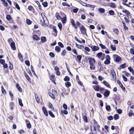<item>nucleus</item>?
I'll use <instances>...</instances> for the list:
<instances>
[{
	"label": "nucleus",
	"mask_w": 134,
	"mask_h": 134,
	"mask_svg": "<svg viewBox=\"0 0 134 134\" xmlns=\"http://www.w3.org/2000/svg\"><path fill=\"white\" fill-rule=\"evenodd\" d=\"M103 83L106 87L109 88H110V85L105 81H103Z\"/></svg>",
	"instance_id": "8"
},
{
	"label": "nucleus",
	"mask_w": 134,
	"mask_h": 134,
	"mask_svg": "<svg viewBox=\"0 0 134 134\" xmlns=\"http://www.w3.org/2000/svg\"><path fill=\"white\" fill-rule=\"evenodd\" d=\"M113 31L116 34H118L119 33V31L117 29H113Z\"/></svg>",
	"instance_id": "44"
},
{
	"label": "nucleus",
	"mask_w": 134,
	"mask_h": 134,
	"mask_svg": "<svg viewBox=\"0 0 134 134\" xmlns=\"http://www.w3.org/2000/svg\"><path fill=\"white\" fill-rule=\"evenodd\" d=\"M107 119L108 120H111L113 119V117L112 116H110L108 117Z\"/></svg>",
	"instance_id": "59"
},
{
	"label": "nucleus",
	"mask_w": 134,
	"mask_h": 134,
	"mask_svg": "<svg viewBox=\"0 0 134 134\" xmlns=\"http://www.w3.org/2000/svg\"><path fill=\"white\" fill-rule=\"evenodd\" d=\"M53 30V31L55 33L54 35V36H56L57 35V31L56 29L55 28H54Z\"/></svg>",
	"instance_id": "48"
},
{
	"label": "nucleus",
	"mask_w": 134,
	"mask_h": 134,
	"mask_svg": "<svg viewBox=\"0 0 134 134\" xmlns=\"http://www.w3.org/2000/svg\"><path fill=\"white\" fill-rule=\"evenodd\" d=\"M33 39L34 40L38 41L40 40V38L38 36L36 35H34L33 36Z\"/></svg>",
	"instance_id": "10"
},
{
	"label": "nucleus",
	"mask_w": 134,
	"mask_h": 134,
	"mask_svg": "<svg viewBox=\"0 0 134 134\" xmlns=\"http://www.w3.org/2000/svg\"><path fill=\"white\" fill-rule=\"evenodd\" d=\"M78 10V8H76L73 10V12L74 13H76L77 12Z\"/></svg>",
	"instance_id": "62"
},
{
	"label": "nucleus",
	"mask_w": 134,
	"mask_h": 134,
	"mask_svg": "<svg viewBox=\"0 0 134 134\" xmlns=\"http://www.w3.org/2000/svg\"><path fill=\"white\" fill-rule=\"evenodd\" d=\"M74 38H75V40L76 41H77L79 43H82L81 42L80 40H79L78 39V38H77V37H76V36Z\"/></svg>",
	"instance_id": "61"
},
{
	"label": "nucleus",
	"mask_w": 134,
	"mask_h": 134,
	"mask_svg": "<svg viewBox=\"0 0 134 134\" xmlns=\"http://www.w3.org/2000/svg\"><path fill=\"white\" fill-rule=\"evenodd\" d=\"M110 92L108 90H107V91H106L104 93V95L105 97H108L109 94Z\"/></svg>",
	"instance_id": "22"
},
{
	"label": "nucleus",
	"mask_w": 134,
	"mask_h": 134,
	"mask_svg": "<svg viewBox=\"0 0 134 134\" xmlns=\"http://www.w3.org/2000/svg\"><path fill=\"white\" fill-rule=\"evenodd\" d=\"M2 91L3 93L4 94H5L6 93V92L5 90L4 89L3 86H1Z\"/></svg>",
	"instance_id": "39"
},
{
	"label": "nucleus",
	"mask_w": 134,
	"mask_h": 134,
	"mask_svg": "<svg viewBox=\"0 0 134 134\" xmlns=\"http://www.w3.org/2000/svg\"><path fill=\"white\" fill-rule=\"evenodd\" d=\"M65 85L66 87H69L71 86V83L69 82H67L65 83Z\"/></svg>",
	"instance_id": "38"
},
{
	"label": "nucleus",
	"mask_w": 134,
	"mask_h": 134,
	"mask_svg": "<svg viewBox=\"0 0 134 134\" xmlns=\"http://www.w3.org/2000/svg\"><path fill=\"white\" fill-rule=\"evenodd\" d=\"M24 75L25 76L27 80L29 81H30V77L29 76L27 75V74L25 72H24Z\"/></svg>",
	"instance_id": "21"
},
{
	"label": "nucleus",
	"mask_w": 134,
	"mask_h": 134,
	"mask_svg": "<svg viewBox=\"0 0 134 134\" xmlns=\"http://www.w3.org/2000/svg\"><path fill=\"white\" fill-rule=\"evenodd\" d=\"M58 44L61 48H63L64 47V45L61 42H59L58 43Z\"/></svg>",
	"instance_id": "52"
},
{
	"label": "nucleus",
	"mask_w": 134,
	"mask_h": 134,
	"mask_svg": "<svg viewBox=\"0 0 134 134\" xmlns=\"http://www.w3.org/2000/svg\"><path fill=\"white\" fill-rule=\"evenodd\" d=\"M134 131V127H132L129 130L130 134H133Z\"/></svg>",
	"instance_id": "29"
},
{
	"label": "nucleus",
	"mask_w": 134,
	"mask_h": 134,
	"mask_svg": "<svg viewBox=\"0 0 134 134\" xmlns=\"http://www.w3.org/2000/svg\"><path fill=\"white\" fill-rule=\"evenodd\" d=\"M41 42L42 43H44L46 41V38L44 36H42L41 38Z\"/></svg>",
	"instance_id": "11"
},
{
	"label": "nucleus",
	"mask_w": 134,
	"mask_h": 134,
	"mask_svg": "<svg viewBox=\"0 0 134 134\" xmlns=\"http://www.w3.org/2000/svg\"><path fill=\"white\" fill-rule=\"evenodd\" d=\"M9 94L10 97H11V100L12 101H13V94L12 93V92H9Z\"/></svg>",
	"instance_id": "47"
},
{
	"label": "nucleus",
	"mask_w": 134,
	"mask_h": 134,
	"mask_svg": "<svg viewBox=\"0 0 134 134\" xmlns=\"http://www.w3.org/2000/svg\"><path fill=\"white\" fill-rule=\"evenodd\" d=\"M80 30L81 31H85L86 33V29L85 27L84 26L82 25L81 26Z\"/></svg>",
	"instance_id": "12"
},
{
	"label": "nucleus",
	"mask_w": 134,
	"mask_h": 134,
	"mask_svg": "<svg viewBox=\"0 0 134 134\" xmlns=\"http://www.w3.org/2000/svg\"><path fill=\"white\" fill-rule=\"evenodd\" d=\"M72 51L75 54L77 55V52L76 51V50L75 49H73L72 50Z\"/></svg>",
	"instance_id": "63"
},
{
	"label": "nucleus",
	"mask_w": 134,
	"mask_h": 134,
	"mask_svg": "<svg viewBox=\"0 0 134 134\" xmlns=\"http://www.w3.org/2000/svg\"><path fill=\"white\" fill-rule=\"evenodd\" d=\"M49 55L51 57L54 58L55 56V55L54 53L52 52H51L49 53Z\"/></svg>",
	"instance_id": "58"
},
{
	"label": "nucleus",
	"mask_w": 134,
	"mask_h": 134,
	"mask_svg": "<svg viewBox=\"0 0 134 134\" xmlns=\"http://www.w3.org/2000/svg\"><path fill=\"white\" fill-rule=\"evenodd\" d=\"M9 68L11 70H12L13 69V66L12 64L10 62H9Z\"/></svg>",
	"instance_id": "56"
},
{
	"label": "nucleus",
	"mask_w": 134,
	"mask_h": 134,
	"mask_svg": "<svg viewBox=\"0 0 134 134\" xmlns=\"http://www.w3.org/2000/svg\"><path fill=\"white\" fill-rule=\"evenodd\" d=\"M26 22L28 25H30L31 23V21L29 19H27L26 20Z\"/></svg>",
	"instance_id": "36"
},
{
	"label": "nucleus",
	"mask_w": 134,
	"mask_h": 134,
	"mask_svg": "<svg viewBox=\"0 0 134 134\" xmlns=\"http://www.w3.org/2000/svg\"><path fill=\"white\" fill-rule=\"evenodd\" d=\"M130 52L133 54L134 55V49L131 48L130 49Z\"/></svg>",
	"instance_id": "64"
},
{
	"label": "nucleus",
	"mask_w": 134,
	"mask_h": 134,
	"mask_svg": "<svg viewBox=\"0 0 134 134\" xmlns=\"http://www.w3.org/2000/svg\"><path fill=\"white\" fill-rule=\"evenodd\" d=\"M82 118L86 122H87L88 121L87 118L86 116L85 115H83L82 116Z\"/></svg>",
	"instance_id": "37"
},
{
	"label": "nucleus",
	"mask_w": 134,
	"mask_h": 134,
	"mask_svg": "<svg viewBox=\"0 0 134 134\" xmlns=\"http://www.w3.org/2000/svg\"><path fill=\"white\" fill-rule=\"evenodd\" d=\"M11 47L12 49L14 50H16V48L15 47V44L14 41H12L10 44Z\"/></svg>",
	"instance_id": "5"
},
{
	"label": "nucleus",
	"mask_w": 134,
	"mask_h": 134,
	"mask_svg": "<svg viewBox=\"0 0 134 134\" xmlns=\"http://www.w3.org/2000/svg\"><path fill=\"white\" fill-rule=\"evenodd\" d=\"M29 11H31L32 9H34V8L31 5L29 6L28 8Z\"/></svg>",
	"instance_id": "55"
},
{
	"label": "nucleus",
	"mask_w": 134,
	"mask_h": 134,
	"mask_svg": "<svg viewBox=\"0 0 134 134\" xmlns=\"http://www.w3.org/2000/svg\"><path fill=\"white\" fill-rule=\"evenodd\" d=\"M121 59V58L120 57L118 56L116 57V61L117 62H119L120 60Z\"/></svg>",
	"instance_id": "45"
},
{
	"label": "nucleus",
	"mask_w": 134,
	"mask_h": 134,
	"mask_svg": "<svg viewBox=\"0 0 134 134\" xmlns=\"http://www.w3.org/2000/svg\"><path fill=\"white\" fill-rule=\"evenodd\" d=\"M66 53V51L65 49H64L62 52L61 55H62L64 56L65 55Z\"/></svg>",
	"instance_id": "34"
},
{
	"label": "nucleus",
	"mask_w": 134,
	"mask_h": 134,
	"mask_svg": "<svg viewBox=\"0 0 134 134\" xmlns=\"http://www.w3.org/2000/svg\"><path fill=\"white\" fill-rule=\"evenodd\" d=\"M58 26L60 30L61 31L62 27V24L60 23H59L58 24Z\"/></svg>",
	"instance_id": "57"
},
{
	"label": "nucleus",
	"mask_w": 134,
	"mask_h": 134,
	"mask_svg": "<svg viewBox=\"0 0 134 134\" xmlns=\"http://www.w3.org/2000/svg\"><path fill=\"white\" fill-rule=\"evenodd\" d=\"M110 48L113 51H115L116 49L115 46L114 45H111L110 46Z\"/></svg>",
	"instance_id": "28"
},
{
	"label": "nucleus",
	"mask_w": 134,
	"mask_h": 134,
	"mask_svg": "<svg viewBox=\"0 0 134 134\" xmlns=\"http://www.w3.org/2000/svg\"><path fill=\"white\" fill-rule=\"evenodd\" d=\"M99 46L101 47V48L102 49H105L106 48L105 46L103 45L102 43H100L99 44Z\"/></svg>",
	"instance_id": "50"
},
{
	"label": "nucleus",
	"mask_w": 134,
	"mask_h": 134,
	"mask_svg": "<svg viewBox=\"0 0 134 134\" xmlns=\"http://www.w3.org/2000/svg\"><path fill=\"white\" fill-rule=\"evenodd\" d=\"M105 108L106 110L109 112L110 111H111L110 107L109 105L106 106Z\"/></svg>",
	"instance_id": "25"
},
{
	"label": "nucleus",
	"mask_w": 134,
	"mask_h": 134,
	"mask_svg": "<svg viewBox=\"0 0 134 134\" xmlns=\"http://www.w3.org/2000/svg\"><path fill=\"white\" fill-rule=\"evenodd\" d=\"M117 83L121 87H123V85L121 83V82L120 81L118 80H117Z\"/></svg>",
	"instance_id": "46"
},
{
	"label": "nucleus",
	"mask_w": 134,
	"mask_h": 134,
	"mask_svg": "<svg viewBox=\"0 0 134 134\" xmlns=\"http://www.w3.org/2000/svg\"><path fill=\"white\" fill-rule=\"evenodd\" d=\"M35 99L37 102V103H40V99L38 95L37 94H35Z\"/></svg>",
	"instance_id": "14"
},
{
	"label": "nucleus",
	"mask_w": 134,
	"mask_h": 134,
	"mask_svg": "<svg viewBox=\"0 0 134 134\" xmlns=\"http://www.w3.org/2000/svg\"><path fill=\"white\" fill-rule=\"evenodd\" d=\"M19 105H20L21 107L23 106V104L22 103V100L20 98L19 99Z\"/></svg>",
	"instance_id": "42"
},
{
	"label": "nucleus",
	"mask_w": 134,
	"mask_h": 134,
	"mask_svg": "<svg viewBox=\"0 0 134 134\" xmlns=\"http://www.w3.org/2000/svg\"><path fill=\"white\" fill-rule=\"evenodd\" d=\"M122 77L123 79V80L125 82H126L127 81V78L124 75H122Z\"/></svg>",
	"instance_id": "41"
},
{
	"label": "nucleus",
	"mask_w": 134,
	"mask_h": 134,
	"mask_svg": "<svg viewBox=\"0 0 134 134\" xmlns=\"http://www.w3.org/2000/svg\"><path fill=\"white\" fill-rule=\"evenodd\" d=\"M14 105V104L13 102H11L10 103V107H11L10 108V109L11 110H13V107H12Z\"/></svg>",
	"instance_id": "54"
},
{
	"label": "nucleus",
	"mask_w": 134,
	"mask_h": 134,
	"mask_svg": "<svg viewBox=\"0 0 134 134\" xmlns=\"http://www.w3.org/2000/svg\"><path fill=\"white\" fill-rule=\"evenodd\" d=\"M55 17L58 20H60L61 19V17L59 15V14L58 13H57L55 14Z\"/></svg>",
	"instance_id": "27"
},
{
	"label": "nucleus",
	"mask_w": 134,
	"mask_h": 134,
	"mask_svg": "<svg viewBox=\"0 0 134 134\" xmlns=\"http://www.w3.org/2000/svg\"><path fill=\"white\" fill-rule=\"evenodd\" d=\"M41 16L42 18L41 19L40 21L42 23V26H44L45 25H48L49 24L48 20L44 14L42 13Z\"/></svg>",
	"instance_id": "1"
},
{
	"label": "nucleus",
	"mask_w": 134,
	"mask_h": 134,
	"mask_svg": "<svg viewBox=\"0 0 134 134\" xmlns=\"http://www.w3.org/2000/svg\"><path fill=\"white\" fill-rule=\"evenodd\" d=\"M76 46L79 48L81 49L83 48H84V46L80 44L79 45L75 43Z\"/></svg>",
	"instance_id": "24"
},
{
	"label": "nucleus",
	"mask_w": 134,
	"mask_h": 134,
	"mask_svg": "<svg viewBox=\"0 0 134 134\" xmlns=\"http://www.w3.org/2000/svg\"><path fill=\"white\" fill-rule=\"evenodd\" d=\"M49 96L52 99H54L55 98L54 95L52 93H48Z\"/></svg>",
	"instance_id": "31"
},
{
	"label": "nucleus",
	"mask_w": 134,
	"mask_h": 134,
	"mask_svg": "<svg viewBox=\"0 0 134 134\" xmlns=\"http://www.w3.org/2000/svg\"><path fill=\"white\" fill-rule=\"evenodd\" d=\"M54 77L55 76L54 75H52L50 77V80H51L54 83L55 82L54 79Z\"/></svg>",
	"instance_id": "18"
},
{
	"label": "nucleus",
	"mask_w": 134,
	"mask_h": 134,
	"mask_svg": "<svg viewBox=\"0 0 134 134\" xmlns=\"http://www.w3.org/2000/svg\"><path fill=\"white\" fill-rule=\"evenodd\" d=\"M66 17L64 16L62 18V22L63 24H65L66 21Z\"/></svg>",
	"instance_id": "15"
},
{
	"label": "nucleus",
	"mask_w": 134,
	"mask_h": 134,
	"mask_svg": "<svg viewBox=\"0 0 134 134\" xmlns=\"http://www.w3.org/2000/svg\"><path fill=\"white\" fill-rule=\"evenodd\" d=\"M55 50L58 52H59L61 50V49L59 46H56L55 48Z\"/></svg>",
	"instance_id": "23"
},
{
	"label": "nucleus",
	"mask_w": 134,
	"mask_h": 134,
	"mask_svg": "<svg viewBox=\"0 0 134 134\" xmlns=\"http://www.w3.org/2000/svg\"><path fill=\"white\" fill-rule=\"evenodd\" d=\"M89 62L90 65V68L91 70H93L95 69V66L94 65V63H95V60L94 59L92 58H88Z\"/></svg>",
	"instance_id": "2"
},
{
	"label": "nucleus",
	"mask_w": 134,
	"mask_h": 134,
	"mask_svg": "<svg viewBox=\"0 0 134 134\" xmlns=\"http://www.w3.org/2000/svg\"><path fill=\"white\" fill-rule=\"evenodd\" d=\"M50 116L53 118L55 117V116L54 114L53 113L52 111H49L48 112Z\"/></svg>",
	"instance_id": "32"
},
{
	"label": "nucleus",
	"mask_w": 134,
	"mask_h": 134,
	"mask_svg": "<svg viewBox=\"0 0 134 134\" xmlns=\"http://www.w3.org/2000/svg\"><path fill=\"white\" fill-rule=\"evenodd\" d=\"M92 87L96 91H98L99 90L100 87L99 85H98L96 86H93Z\"/></svg>",
	"instance_id": "7"
},
{
	"label": "nucleus",
	"mask_w": 134,
	"mask_h": 134,
	"mask_svg": "<svg viewBox=\"0 0 134 134\" xmlns=\"http://www.w3.org/2000/svg\"><path fill=\"white\" fill-rule=\"evenodd\" d=\"M70 80V78L68 76H66L64 79V80L65 81H68Z\"/></svg>",
	"instance_id": "43"
},
{
	"label": "nucleus",
	"mask_w": 134,
	"mask_h": 134,
	"mask_svg": "<svg viewBox=\"0 0 134 134\" xmlns=\"http://www.w3.org/2000/svg\"><path fill=\"white\" fill-rule=\"evenodd\" d=\"M54 69L56 71V74L58 76H59L60 74V72L59 71V68L57 66L55 67Z\"/></svg>",
	"instance_id": "6"
},
{
	"label": "nucleus",
	"mask_w": 134,
	"mask_h": 134,
	"mask_svg": "<svg viewBox=\"0 0 134 134\" xmlns=\"http://www.w3.org/2000/svg\"><path fill=\"white\" fill-rule=\"evenodd\" d=\"M119 115L118 114H115L114 116V119L115 120H116L118 119Z\"/></svg>",
	"instance_id": "49"
},
{
	"label": "nucleus",
	"mask_w": 134,
	"mask_h": 134,
	"mask_svg": "<svg viewBox=\"0 0 134 134\" xmlns=\"http://www.w3.org/2000/svg\"><path fill=\"white\" fill-rule=\"evenodd\" d=\"M105 54L101 52L98 53H97L96 57L98 58H100L101 57H104L105 56Z\"/></svg>",
	"instance_id": "4"
},
{
	"label": "nucleus",
	"mask_w": 134,
	"mask_h": 134,
	"mask_svg": "<svg viewBox=\"0 0 134 134\" xmlns=\"http://www.w3.org/2000/svg\"><path fill=\"white\" fill-rule=\"evenodd\" d=\"M104 63L105 64H108L110 63V60L106 59L105 60L104 62Z\"/></svg>",
	"instance_id": "40"
},
{
	"label": "nucleus",
	"mask_w": 134,
	"mask_h": 134,
	"mask_svg": "<svg viewBox=\"0 0 134 134\" xmlns=\"http://www.w3.org/2000/svg\"><path fill=\"white\" fill-rule=\"evenodd\" d=\"M108 5L109 6L113 8H115L116 7V5L113 3L111 2L108 3Z\"/></svg>",
	"instance_id": "9"
},
{
	"label": "nucleus",
	"mask_w": 134,
	"mask_h": 134,
	"mask_svg": "<svg viewBox=\"0 0 134 134\" xmlns=\"http://www.w3.org/2000/svg\"><path fill=\"white\" fill-rule=\"evenodd\" d=\"M18 56L20 60L21 61H23V56L21 55L20 53H19L18 54Z\"/></svg>",
	"instance_id": "20"
},
{
	"label": "nucleus",
	"mask_w": 134,
	"mask_h": 134,
	"mask_svg": "<svg viewBox=\"0 0 134 134\" xmlns=\"http://www.w3.org/2000/svg\"><path fill=\"white\" fill-rule=\"evenodd\" d=\"M89 47L91 48L93 51H96L99 49L98 47L95 46H89Z\"/></svg>",
	"instance_id": "3"
},
{
	"label": "nucleus",
	"mask_w": 134,
	"mask_h": 134,
	"mask_svg": "<svg viewBox=\"0 0 134 134\" xmlns=\"http://www.w3.org/2000/svg\"><path fill=\"white\" fill-rule=\"evenodd\" d=\"M130 72L132 73L133 75H134V71L133 69L131 67H129L128 68Z\"/></svg>",
	"instance_id": "19"
},
{
	"label": "nucleus",
	"mask_w": 134,
	"mask_h": 134,
	"mask_svg": "<svg viewBox=\"0 0 134 134\" xmlns=\"http://www.w3.org/2000/svg\"><path fill=\"white\" fill-rule=\"evenodd\" d=\"M42 5L44 7H46L48 6V3L47 2H46L43 3Z\"/></svg>",
	"instance_id": "53"
},
{
	"label": "nucleus",
	"mask_w": 134,
	"mask_h": 134,
	"mask_svg": "<svg viewBox=\"0 0 134 134\" xmlns=\"http://www.w3.org/2000/svg\"><path fill=\"white\" fill-rule=\"evenodd\" d=\"M25 64L28 66H29L30 65V63L29 61L28 60H26L25 62Z\"/></svg>",
	"instance_id": "60"
},
{
	"label": "nucleus",
	"mask_w": 134,
	"mask_h": 134,
	"mask_svg": "<svg viewBox=\"0 0 134 134\" xmlns=\"http://www.w3.org/2000/svg\"><path fill=\"white\" fill-rule=\"evenodd\" d=\"M122 12L124 13H126V14L128 16L130 14V13L129 12L126 10H122Z\"/></svg>",
	"instance_id": "26"
},
{
	"label": "nucleus",
	"mask_w": 134,
	"mask_h": 134,
	"mask_svg": "<svg viewBox=\"0 0 134 134\" xmlns=\"http://www.w3.org/2000/svg\"><path fill=\"white\" fill-rule=\"evenodd\" d=\"M132 115H134L133 111L132 110H131L129 113V115L130 117H131Z\"/></svg>",
	"instance_id": "35"
},
{
	"label": "nucleus",
	"mask_w": 134,
	"mask_h": 134,
	"mask_svg": "<svg viewBox=\"0 0 134 134\" xmlns=\"http://www.w3.org/2000/svg\"><path fill=\"white\" fill-rule=\"evenodd\" d=\"M16 87L18 90L20 92H21L22 91V89L20 87V85L19 84H17L16 85Z\"/></svg>",
	"instance_id": "17"
},
{
	"label": "nucleus",
	"mask_w": 134,
	"mask_h": 134,
	"mask_svg": "<svg viewBox=\"0 0 134 134\" xmlns=\"http://www.w3.org/2000/svg\"><path fill=\"white\" fill-rule=\"evenodd\" d=\"M82 58V56L81 55H78L77 56V58L79 62H80Z\"/></svg>",
	"instance_id": "33"
},
{
	"label": "nucleus",
	"mask_w": 134,
	"mask_h": 134,
	"mask_svg": "<svg viewBox=\"0 0 134 134\" xmlns=\"http://www.w3.org/2000/svg\"><path fill=\"white\" fill-rule=\"evenodd\" d=\"M98 11L101 13H104L105 12V10L103 8H100L98 9Z\"/></svg>",
	"instance_id": "16"
},
{
	"label": "nucleus",
	"mask_w": 134,
	"mask_h": 134,
	"mask_svg": "<svg viewBox=\"0 0 134 134\" xmlns=\"http://www.w3.org/2000/svg\"><path fill=\"white\" fill-rule=\"evenodd\" d=\"M71 22L72 26H74L75 28H77L76 26V24H75L74 21L73 19H71Z\"/></svg>",
	"instance_id": "30"
},
{
	"label": "nucleus",
	"mask_w": 134,
	"mask_h": 134,
	"mask_svg": "<svg viewBox=\"0 0 134 134\" xmlns=\"http://www.w3.org/2000/svg\"><path fill=\"white\" fill-rule=\"evenodd\" d=\"M111 72L113 76V78L114 79H116V75L115 72L114 71H111Z\"/></svg>",
	"instance_id": "13"
},
{
	"label": "nucleus",
	"mask_w": 134,
	"mask_h": 134,
	"mask_svg": "<svg viewBox=\"0 0 134 134\" xmlns=\"http://www.w3.org/2000/svg\"><path fill=\"white\" fill-rule=\"evenodd\" d=\"M109 14L111 15H113L114 14V12L113 11L110 10L109 12Z\"/></svg>",
	"instance_id": "51"
}]
</instances>
